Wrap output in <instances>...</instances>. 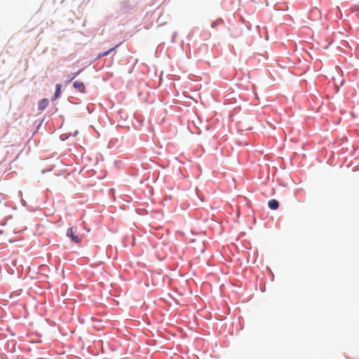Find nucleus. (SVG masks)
I'll use <instances>...</instances> for the list:
<instances>
[{
  "instance_id": "obj_1",
  "label": "nucleus",
  "mask_w": 359,
  "mask_h": 359,
  "mask_svg": "<svg viewBox=\"0 0 359 359\" xmlns=\"http://www.w3.org/2000/svg\"><path fill=\"white\" fill-rule=\"evenodd\" d=\"M67 236L68 237L71 238L72 241H74L76 243H79L81 241V237L74 234V231L72 227H70L69 229H68L67 232Z\"/></svg>"
},
{
  "instance_id": "obj_2",
  "label": "nucleus",
  "mask_w": 359,
  "mask_h": 359,
  "mask_svg": "<svg viewBox=\"0 0 359 359\" xmlns=\"http://www.w3.org/2000/svg\"><path fill=\"white\" fill-rule=\"evenodd\" d=\"M73 86L75 89H76L77 90H79L81 93L85 92L86 87L84 86V83L82 81H76L74 83Z\"/></svg>"
},
{
  "instance_id": "obj_3",
  "label": "nucleus",
  "mask_w": 359,
  "mask_h": 359,
  "mask_svg": "<svg viewBox=\"0 0 359 359\" xmlns=\"http://www.w3.org/2000/svg\"><path fill=\"white\" fill-rule=\"evenodd\" d=\"M268 205L271 210H277L279 207V203L275 199H271L269 201Z\"/></svg>"
},
{
  "instance_id": "obj_4",
  "label": "nucleus",
  "mask_w": 359,
  "mask_h": 359,
  "mask_svg": "<svg viewBox=\"0 0 359 359\" xmlns=\"http://www.w3.org/2000/svg\"><path fill=\"white\" fill-rule=\"evenodd\" d=\"M119 45L120 44H118L115 47L111 48L109 49L108 50L99 54L97 56V58H101L102 57H105V56L108 55L109 53H111V52H116V48L119 46Z\"/></svg>"
},
{
  "instance_id": "obj_5",
  "label": "nucleus",
  "mask_w": 359,
  "mask_h": 359,
  "mask_svg": "<svg viewBox=\"0 0 359 359\" xmlns=\"http://www.w3.org/2000/svg\"><path fill=\"white\" fill-rule=\"evenodd\" d=\"M48 103H49V102H48V99H46V98L42 99V100L39 102V105H38V107H39V109H40V110H43V109H45L47 107V106L48 105Z\"/></svg>"
},
{
  "instance_id": "obj_6",
  "label": "nucleus",
  "mask_w": 359,
  "mask_h": 359,
  "mask_svg": "<svg viewBox=\"0 0 359 359\" xmlns=\"http://www.w3.org/2000/svg\"><path fill=\"white\" fill-rule=\"evenodd\" d=\"M55 87H56V90H55V92L54 94V100L57 99L60 96V95L61 93L62 86H61V84L57 83V84H56Z\"/></svg>"
},
{
  "instance_id": "obj_7",
  "label": "nucleus",
  "mask_w": 359,
  "mask_h": 359,
  "mask_svg": "<svg viewBox=\"0 0 359 359\" xmlns=\"http://www.w3.org/2000/svg\"><path fill=\"white\" fill-rule=\"evenodd\" d=\"M81 71L82 70H79L78 72L73 73L72 75H69L68 81L70 82L71 81H72L74 78H76L81 72Z\"/></svg>"
}]
</instances>
